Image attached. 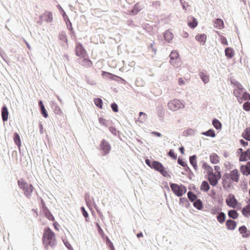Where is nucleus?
I'll list each match as a JSON object with an SVG mask.
<instances>
[{
  "instance_id": "aec40b11",
  "label": "nucleus",
  "mask_w": 250,
  "mask_h": 250,
  "mask_svg": "<svg viewBox=\"0 0 250 250\" xmlns=\"http://www.w3.org/2000/svg\"><path fill=\"white\" fill-rule=\"evenodd\" d=\"M8 111L6 106L2 107L1 109V116L3 121H7L8 118Z\"/></svg>"
},
{
  "instance_id": "ea45409f",
  "label": "nucleus",
  "mask_w": 250,
  "mask_h": 250,
  "mask_svg": "<svg viewBox=\"0 0 250 250\" xmlns=\"http://www.w3.org/2000/svg\"><path fill=\"white\" fill-rule=\"evenodd\" d=\"M188 197L189 200L192 202L194 201L197 198V196L191 191H189L188 193Z\"/></svg>"
},
{
  "instance_id": "79ce46f5",
  "label": "nucleus",
  "mask_w": 250,
  "mask_h": 250,
  "mask_svg": "<svg viewBox=\"0 0 250 250\" xmlns=\"http://www.w3.org/2000/svg\"><path fill=\"white\" fill-rule=\"evenodd\" d=\"M218 34L220 36L221 43L224 45H228V41H227V39L224 36H222V35H221L220 34Z\"/></svg>"
},
{
  "instance_id": "13d9d810",
  "label": "nucleus",
  "mask_w": 250,
  "mask_h": 250,
  "mask_svg": "<svg viewBox=\"0 0 250 250\" xmlns=\"http://www.w3.org/2000/svg\"><path fill=\"white\" fill-rule=\"evenodd\" d=\"M146 163L149 167L151 168L152 162H151L149 159H146Z\"/></svg>"
},
{
  "instance_id": "ddd939ff",
  "label": "nucleus",
  "mask_w": 250,
  "mask_h": 250,
  "mask_svg": "<svg viewBox=\"0 0 250 250\" xmlns=\"http://www.w3.org/2000/svg\"><path fill=\"white\" fill-rule=\"evenodd\" d=\"M198 21L196 19L192 16L188 18V25L192 29L195 28L198 25Z\"/></svg>"
},
{
  "instance_id": "7c9ffc66",
  "label": "nucleus",
  "mask_w": 250,
  "mask_h": 250,
  "mask_svg": "<svg viewBox=\"0 0 250 250\" xmlns=\"http://www.w3.org/2000/svg\"><path fill=\"white\" fill-rule=\"evenodd\" d=\"M217 221L220 223L223 224L225 221V219H226L225 214L223 212H221L219 213L218 215L217 216Z\"/></svg>"
},
{
  "instance_id": "49530a36",
  "label": "nucleus",
  "mask_w": 250,
  "mask_h": 250,
  "mask_svg": "<svg viewBox=\"0 0 250 250\" xmlns=\"http://www.w3.org/2000/svg\"><path fill=\"white\" fill-rule=\"evenodd\" d=\"M168 155L174 159H176L177 155L175 154L173 150L170 149L168 152Z\"/></svg>"
},
{
  "instance_id": "680f3d73",
  "label": "nucleus",
  "mask_w": 250,
  "mask_h": 250,
  "mask_svg": "<svg viewBox=\"0 0 250 250\" xmlns=\"http://www.w3.org/2000/svg\"><path fill=\"white\" fill-rule=\"evenodd\" d=\"M53 226H54V227L55 228V229L57 230H59V228H58V227H59V224L57 222H54L53 223Z\"/></svg>"
},
{
  "instance_id": "de8ad7c7",
  "label": "nucleus",
  "mask_w": 250,
  "mask_h": 250,
  "mask_svg": "<svg viewBox=\"0 0 250 250\" xmlns=\"http://www.w3.org/2000/svg\"><path fill=\"white\" fill-rule=\"evenodd\" d=\"M41 109L42 113L43 115V116L45 118H47L48 117V114H47V113L46 112V110L44 106H42V107L41 108Z\"/></svg>"
},
{
  "instance_id": "e433bc0d",
  "label": "nucleus",
  "mask_w": 250,
  "mask_h": 250,
  "mask_svg": "<svg viewBox=\"0 0 250 250\" xmlns=\"http://www.w3.org/2000/svg\"><path fill=\"white\" fill-rule=\"evenodd\" d=\"M173 34L169 31L166 32L164 34L165 39L168 42H170L173 39Z\"/></svg>"
},
{
  "instance_id": "a18cd8bd",
  "label": "nucleus",
  "mask_w": 250,
  "mask_h": 250,
  "mask_svg": "<svg viewBox=\"0 0 250 250\" xmlns=\"http://www.w3.org/2000/svg\"><path fill=\"white\" fill-rule=\"evenodd\" d=\"M243 109L246 111H250V103L249 102H247L243 104Z\"/></svg>"
},
{
  "instance_id": "e2e57ef3",
  "label": "nucleus",
  "mask_w": 250,
  "mask_h": 250,
  "mask_svg": "<svg viewBox=\"0 0 250 250\" xmlns=\"http://www.w3.org/2000/svg\"><path fill=\"white\" fill-rule=\"evenodd\" d=\"M152 134H153L158 137H161L162 135L160 133L158 132H155V131L152 132Z\"/></svg>"
},
{
  "instance_id": "9d476101",
  "label": "nucleus",
  "mask_w": 250,
  "mask_h": 250,
  "mask_svg": "<svg viewBox=\"0 0 250 250\" xmlns=\"http://www.w3.org/2000/svg\"><path fill=\"white\" fill-rule=\"evenodd\" d=\"M39 18L41 22H42L43 21L47 22H51L53 20L52 13L48 11H45L40 16Z\"/></svg>"
},
{
  "instance_id": "7ed1b4c3",
  "label": "nucleus",
  "mask_w": 250,
  "mask_h": 250,
  "mask_svg": "<svg viewBox=\"0 0 250 250\" xmlns=\"http://www.w3.org/2000/svg\"><path fill=\"white\" fill-rule=\"evenodd\" d=\"M18 184L20 188L23 190L24 194L28 198H30L34 189L33 186L31 184L27 183L23 179L18 180Z\"/></svg>"
},
{
  "instance_id": "774afa93",
  "label": "nucleus",
  "mask_w": 250,
  "mask_h": 250,
  "mask_svg": "<svg viewBox=\"0 0 250 250\" xmlns=\"http://www.w3.org/2000/svg\"><path fill=\"white\" fill-rule=\"evenodd\" d=\"M39 106H40L41 108L42 107V106H44L43 104H42V102L41 101H40L39 102Z\"/></svg>"
},
{
  "instance_id": "423d86ee",
  "label": "nucleus",
  "mask_w": 250,
  "mask_h": 250,
  "mask_svg": "<svg viewBox=\"0 0 250 250\" xmlns=\"http://www.w3.org/2000/svg\"><path fill=\"white\" fill-rule=\"evenodd\" d=\"M169 62L175 67H178L181 65V59L179 54L176 50H172L169 55Z\"/></svg>"
},
{
  "instance_id": "f704fd0d",
  "label": "nucleus",
  "mask_w": 250,
  "mask_h": 250,
  "mask_svg": "<svg viewBox=\"0 0 250 250\" xmlns=\"http://www.w3.org/2000/svg\"><path fill=\"white\" fill-rule=\"evenodd\" d=\"M14 140L15 144L18 146L19 148H20L21 146V141L20 137L18 133H14Z\"/></svg>"
},
{
  "instance_id": "0eeeda50",
  "label": "nucleus",
  "mask_w": 250,
  "mask_h": 250,
  "mask_svg": "<svg viewBox=\"0 0 250 250\" xmlns=\"http://www.w3.org/2000/svg\"><path fill=\"white\" fill-rule=\"evenodd\" d=\"M167 106L168 108L173 111H177L185 107L184 104L177 99L170 101L167 104Z\"/></svg>"
},
{
  "instance_id": "c03bdc74",
  "label": "nucleus",
  "mask_w": 250,
  "mask_h": 250,
  "mask_svg": "<svg viewBox=\"0 0 250 250\" xmlns=\"http://www.w3.org/2000/svg\"><path fill=\"white\" fill-rule=\"evenodd\" d=\"M106 243L107 246L110 248L111 250H115L112 243L108 238L107 239Z\"/></svg>"
},
{
  "instance_id": "052dcab7",
  "label": "nucleus",
  "mask_w": 250,
  "mask_h": 250,
  "mask_svg": "<svg viewBox=\"0 0 250 250\" xmlns=\"http://www.w3.org/2000/svg\"><path fill=\"white\" fill-rule=\"evenodd\" d=\"M240 143L244 146H247L248 145V143L247 142H245L243 139H241L240 140Z\"/></svg>"
},
{
  "instance_id": "4be33fe9",
  "label": "nucleus",
  "mask_w": 250,
  "mask_h": 250,
  "mask_svg": "<svg viewBox=\"0 0 250 250\" xmlns=\"http://www.w3.org/2000/svg\"><path fill=\"white\" fill-rule=\"evenodd\" d=\"M214 26L219 29L224 28V24L223 20L220 19H216L214 21Z\"/></svg>"
},
{
  "instance_id": "864d4df0",
  "label": "nucleus",
  "mask_w": 250,
  "mask_h": 250,
  "mask_svg": "<svg viewBox=\"0 0 250 250\" xmlns=\"http://www.w3.org/2000/svg\"><path fill=\"white\" fill-rule=\"evenodd\" d=\"M231 83L233 84L234 86H236V88H238L239 87H242V85L238 82L235 81V82H231Z\"/></svg>"
},
{
  "instance_id": "1a4fd4ad",
  "label": "nucleus",
  "mask_w": 250,
  "mask_h": 250,
  "mask_svg": "<svg viewBox=\"0 0 250 250\" xmlns=\"http://www.w3.org/2000/svg\"><path fill=\"white\" fill-rule=\"evenodd\" d=\"M221 173L215 174L212 172H209L208 174V180L210 184L212 186H215L217 185L218 181L221 178Z\"/></svg>"
},
{
  "instance_id": "dca6fc26",
  "label": "nucleus",
  "mask_w": 250,
  "mask_h": 250,
  "mask_svg": "<svg viewBox=\"0 0 250 250\" xmlns=\"http://www.w3.org/2000/svg\"><path fill=\"white\" fill-rule=\"evenodd\" d=\"M142 9L143 6H142V5L140 3L137 2L134 5L132 10L129 12V13L130 15H135L138 12H139Z\"/></svg>"
},
{
  "instance_id": "c756f323",
  "label": "nucleus",
  "mask_w": 250,
  "mask_h": 250,
  "mask_svg": "<svg viewBox=\"0 0 250 250\" xmlns=\"http://www.w3.org/2000/svg\"><path fill=\"white\" fill-rule=\"evenodd\" d=\"M240 98L241 99L238 100V101L240 103H242L244 101L250 100V94L248 93L244 92L243 94L240 96Z\"/></svg>"
},
{
  "instance_id": "412c9836",
  "label": "nucleus",
  "mask_w": 250,
  "mask_h": 250,
  "mask_svg": "<svg viewBox=\"0 0 250 250\" xmlns=\"http://www.w3.org/2000/svg\"><path fill=\"white\" fill-rule=\"evenodd\" d=\"M210 161L212 164H216L219 162L220 158L216 153H212L209 156Z\"/></svg>"
},
{
  "instance_id": "b1692460",
  "label": "nucleus",
  "mask_w": 250,
  "mask_h": 250,
  "mask_svg": "<svg viewBox=\"0 0 250 250\" xmlns=\"http://www.w3.org/2000/svg\"><path fill=\"white\" fill-rule=\"evenodd\" d=\"M43 214L44 216L49 220L54 221L55 218L50 211L46 208H43Z\"/></svg>"
},
{
  "instance_id": "bf43d9fd",
  "label": "nucleus",
  "mask_w": 250,
  "mask_h": 250,
  "mask_svg": "<svg viewBox=\"0 0 250 250\" xmlns=\"http://www.w3.org/2000/svg\"><path fill=\"white\" fill-rule=\"evenodd\" d=\"M245 154L247 156V157L249 159H250V149L247 150L245 152Z\"/></svg>"
},
{
  "instance_id": "f03ea898",
  "label": "nucleus",
  "mask_w": 250,
  "mask_h": 250,
  "mask_svg": "<svg viewBox=\"0 0 250 250\" xmlns=\"http://www.w3.org/2000/svg\"><path fill=\"white\" fill-rule=\"evenodd\" d=\"M239 171L236 169L231 170L229 173H226L223 177V186L229 187L231 182L237 183L239 180Z\"/></svg>"
},
{
  "instance_id": "bb28decb",
  "label": "nucleus",
  "mask_w": 250,
  "mask_h": 250,
  "mask_svg": "<svg viewBox=\"0 0 250 250\" xmlns=\"http://www.w3.org/2000/svg\"><path fill=\"white\" fill-rule=\"evenodd\" d=\"M225 55L229 59L232 58L234 54L233 50L230 47H228L225 49Z\"/></svg>"
},
{
  "instance_id": "4468645a",
  "label": "nucleus",
  "mask_w": 250,
  "mask_h": 250,
  "mask_svg": "<svg viewBox=\"0 0 250 250\" xmlns=\"http://www.w3.org/2000/svg\"><path fill=\"white\" fill-rule=\"evenodd\" d=\"M83 60L79 62L80 64L85 67H90L92 66V62L89 59L88 56L85 58H81Z\"/></svg>"
},
{
  "instance_id": "2f4dec72",
  "label": "nucleus",
  "mask_w": 250,
  "mask_h": 250,
  "mask_svg": "<svg viewBox=\"0 0 250 250\" xmlns=\"http://www.w3.org/2000/svg\"><path fill=\"white\" fill-rule=\"evenodd\" d=\"M189 161L190 164L192 165L194 168L196 170L198 168V166L197 165L196 161V156L193 155L189 158Z\"/></svg>"
},
{
  "instance_id": "09e8293b",
  "label": "nucleus",
  "mask_w": 250,
  "mask_h": 250,
  "mask_svg": "<svg viewBox=\"0 0 250 250\" xmlns=\"http://www.w3.org/2000/svg\"><path fill=\"white\" fill-rule=\"evenodd\" d=\"M111 107L113 111L117 112L118 111V107L116 104L113 103L111 104Z\"/></svg>"
},
{
  "instance_id": "6e6552de",
  "label": "nucleus",
  "mask_w": 250,
  "mask_h": 250,
  "mask_svg": "<svg viewBox=\"0 0 250 250\" xmlns=\"http://www.w3.org/2000/svg\"><path fill=\"white\" fill-rule=\"evenodd\" d=\"M76 56L79 58H85L87 57V54L82 44L80 42H77L75 48Z\"/></svg>"
},
{
  "instance_id": "5701e85b",
  "label": "nucleus",
  "mask_w": 250,
  "mask_h": 250,
  "mask_svg": "<svg viewBox=\"0 0 250 250\" xmlns=\"http://www.w3.org/2000/svg\"><path fill=\"white\" fill-rule=\"evenodd\" d=\"M199 76L205 83H207L209 81V75L206 72H201L199 73Z\"/></svg>"
},
{
  "instance_id": "39448f33",
  "label": "nucleus",
  "mask_w": 250,
  "mask_h": 250,
  "mask_svg": "<svg viewBox=\"0 0 250 250\" xmlns=\"http://www.w3.org/2000/svg\"><path fill=\"white\" fill-rule=\"evenodd\" d=\"M151 168L159 172L164 177H170L167 168L159 162L155 161L152 162Z\"/></svg>"
},
{
  "instance_id": "f8f14e48",
  "label": "nucleus",
  "mask_w": 250,
  "mask_h": 250,
  "mask_svg": "<svg viewBox=\"0 0 250 250\" xmlns=\"http://www.w3.org/2000/svg\"><path fill=\"white\" fill-rule=\"evenodd\" d=\"M101 149L103 151V154L106 155L108 153L111 149V146L109 143L104 140H103L100 144Z\"/></svg>"
},
{
  "instance_id": "4c0bfd02",
  "label": "nucleus",
  "mask_w": 250,
  "mask_h": 250,
  "mask_svg": "<svg viewBox=\"0 0 250 250\" xmlns=\"http://www.w3.org/2000/svg\"><path fill=\"white\" fill-rule=\"evenodd\" d=\"M94 103L95 105L98 106L99 108L102 109L103 108V101L100 98H95L94 99Z\"/></svg>"
},
{
  "instance_id": "20e7f679",
  "label": "nucleus",
  "mask_w": 250,
  "mask_h": 250,
  "mask_svg": "<svg viewBox=\"0 0 250 250\" xmlns=\"http://www.w3.org/2000/svg\"><path fill=\"white\" fill-rule=\"evenodd\" d=\"M170 188L173 192L177 196L180 197L183 195L187 192L186 187L181 184L172 183L170 185Z\"/></svg>"
},
{
  "instance_id": "a19ab883",
  "label": "nucleus",
  "mask_w": 250,
  "mask_h": 250,
  "mask_svg": "<svg viewBox=\"0 0 250 250\" xmlns=\"http://www.w3.org/2000/svg\"><path fill=\"white\" fill-rule=\"evenodd\" d=\"M203 134H204L206 136H210L212 137H214L215 136V132L213 130H208V131L204 133Z\"/></svg>"
},
{
  "instance_id": "4d7b16f0",
  "label": "nucleus",
  "mask_w": 250,
  "mask_h": 250,
  "mask_svg": "<svg viewBox=\"0 0 250 250\" xmlns=\"http://www.w3.org/2000/svg\"><path fill=\"white\" fill-rule=\"evenodd\" d=\"M214 169H215V170L216 171V172L217 173V174H219V173H220V167L218 166H215L214 167Z\"/></svg>"
},
{
  "instance_id": "8fccbe9b",
  "label": "nucleus",
  "mask_w": 250,
  "mask_h": 250,
  "mask_svg": "<svg viewBox=\"0 0 250 250\" xmlns=\"http://www.w3.org/2000/svg\"><path fill=\"white\" fill-rule=\"evenodd\" d=\"M81 209L82 210L83 215L86 219L88 217V214L87 211L85 210L84 208L83 207H82L81 208Z\"/></svg>"
},
{
  "instance_id": "9b49d317",
  "label": "nucleus",
  "mask_w": 250,
  "mask_h": 250,
  "mask_svg": "<svg viewBox=\"0 0 250 250\" xmlns=\"http://www.w3.org/2000/svg\"><path fill=\"white\" fill-rule=\"evenodd\" d=\"M226 202L229 207L232 208H235L237 205V201L234 195L232 194H229L226 198Z\"/></svg>"
},
{
  "instance_id": "3c124183",
  "label": "nucleus",
  "mask_w": 250,
  "mask_h": 250,
  "mask_svg": "<svg viewBox=\"0 0 250 250\" xmlns=\"http://www.w3.org/2000/svg\"><path fill=\"white\" fill-rule=\"evenodd\" d=\"M239 160L240 161H245L247 160V157L245 154V152L241 154Z\"/></svg>"
},
{
  "instance_id": "a211bd4d",
  "label": "nucleus",
  "mask_w": 250,
  "mask_h": 250,
  "mask_svg": "<svg viewBox=\"0 0 250 250\" xmlns=\"http://www.w3.org/2000/svg\"><path fill=\"white\" fill-rule=\"evenodd\" d=\"M239 231L243 237H248L250 236V232L245 226L240 227L239 229Z\"/></svg>"
},
{
  "instance_id": "6ab92c4d",
  "label": "nucleus",
  "mask_w": 250,
  "mask_h": 250,
  "mask_svg": "<svg viewBox=\"0 0 250 250\" xmlns=\"http://www.w3.org/2000/svg\"><path fill=\"white\" fill-rule=\"evenodd\" d=\"M243 88L242 87L235 88L233 90V94L236 97L237 100L241 99L240 96L243 94Z\"/></svg>"
},
{
  "instance_id": "f3484780",
  "label": "nucleus",
  "mask_w": 250,
  "mask_h": 250,
  "mask_svg": "<svg viewBox=\"0 0 250 250\" xmlns=\"http://www.w3.org/2000/svg\"><path fill=\"white\" fill-rule=\"evenodd\" d=\"M240 170L244 175L250 174V162H248L246 165H242L240 167Z\"/></svg>"
},
{
  "instance_id": "c85d7f7f",
  "label": "nucleus",
  "mask_w": 250,
  "mask_h": 250,
  "mask_svg": "<svg viewBox=\"0 0 250 250\" xmlns=\"http://www.w3.org/2000/svg\"><path fill=\"white\" fill-rule=\"evenodd\" d=\"M242 213L245 217L250 216V205H248L242 209Z\"/></svg>"
},
{
  "instance_id": "5fc2aeb1",
  "label": "nucleus",
  "mask_w": 250,
  "mask_h": 250,
  "mask_svg": "<svg viewBox=\"0 0 250 250\" xmlns=\"http://www.w3.org/2000/svg\"><path fill=\"white\" fill-rule=\"evenodd\" d=\"M178 163L179 165H181L183 167H185L186 166V163L180 159H178Z\"/></svg>"
},
{
  "instance_id": "2eb2a0df",
  "label": "nucleus",
  "mask_w": 250,
  "mask_h": 250,
  "mask_svg": "<svg viewBox=\"0 0 250 250\" xmlns=\"http://www.w3.org/2000/svg\"><path fill=\"white\" fill-rule=\"evenodd\" d=\"M226 226L228 229L234 230L237 226V223L235 221L229 219L226 222Z\"/></svg>"
},
{
  "instance_id": "cd10ccee",
  "label": "nucleus",
  "mask_w": 250,
  "mask_h": 250,
  "mask_svg": "<svg viewBox=\"0 0 250 250\" xmlns=\"http://www.w3.org/2000/svg\"><path fill=\"white\" fill-rule=\"evenodd\" d=\"M228 216L233 219H236L238 218L239 214L236 210L231 209L228 211Z\"/></svg>"
},
{
  "instance_id": "338daca9",
  "label": "nucleus",
  "mask_w": 250,
  "mask_h": 250,
  "mask_svg": "<svg viewBox=\"0 0 250 250\" xmlns=\"http://www.w3.org/2000/svg\"><path fill=\"white\" fill-rule=\"evenodd\" d=\"M137 237L138 238L141 237L143 236V233L142 232H140L137 235Z\"/></svg>"
},
{
  "instance_id": "37998d69",
  "label": "nucleus",
  "mask_w": 250,
  "mask_h": 250,
  "mask_svg": "<svg viewBox=\"0 0 250 250\" xmlns=\"http://www.w3.org/2000/svg\"><path fill=\"white\" fill-rule=\"evenodd\" d=\"M99 121L100 124L104 126H107V121L105 119L100 117L99 119Z\"/></svg>"
},
{
  "instance_id": "6e6d98bb",
  "label": "nucleus",
  "mask_w": 250,
  "mask_h": 250,
  "mask_svg": "<svg viewBox=\"0 0 250 250\" xmlns=\"http://www.w3.org/2000/svg\"><path fill=\"white\" fill-rule=\"evenodd\" d=\"M203 167L206 169H211V167L209 166L207 163H206L203 164Z\"/></svg>"
},
{
  "instance_id": "72a5a7b5",
  "label": "nucleus",
  "mask_w": 250,
  "mask_h": 250,
  "mask_svg": "<svg viewBox=\"0 0 250 250\" xmlns=\"http://www.w3.org/2000/svg\"><path fill=\"white\" fill-rule=\"evenodd\" d=\"M209 189V186L207 181H203L200 186V189L202 191L207 192Z\"/></svg>"
},
{
  "instance_id": "473e14b6",
  "label": "nucleus",
  "mask_w": 250,
  "mask_h": 250,
  "mask_svg": "<svg viewBox=\"0 0 250 250\" xmlns=\"http://www.w3.org/2000/svg\"><path fill=\"white\" fill-rule=\"evenodd\" d=\"M243 137L248 141H250V127H247L242 134Z\"/></svg>"
},
{
  "instance_id": "69168bd1",
  "label": "nucleus",
  "mask_w": 250,
  "mask_h": 250,
  "mask_svg": "<svg viewBox=\"0 0 250 250\" xmlns=\"http://www.w3.org/2000/svg\"><path fill=\"white\" fill-rule=\"evenodd\" d=\"M62 16L64 18H65L66 17H67L65 12L63 11V9H62Z\"/></svg>"
},
{
  "instance_id": "a878e982",
  "label": "nucleus",
  "mask_w": 250,
  "mask_h": 250,
  "mask_svg": "<svg viewBox=\"0 0 250 250\" xmlns=\"http://www.w3.org/2000/svg\"><path fill=\"white\" fill-rule=\"evenodd\" d=\"M146 119V114L143 112H140L139 113V117L136 121V123H143Z\"/></svg>"
},
{
  "instance_id": "f257e3e1",
  "label": "nucleus",
  "mask_w": 250,
  "mask_h": 250,
  "mask_svg": "<svg viewBox=\"0 0 250 250\" xmlns=\"http://www.w3.org/2000/svg\"><path fill=\"white\" fill-rule=\"evenodd\" d=\"M42 241L43 244L47 248L49 246L53 247L55 245V234L49 228H46L44 229Z\"/></svg>"
},
{
  "instance_id": "393cba45",
  "label": "nucleus",
  "mask_w": 250,
  "mask_h": 250,
  "mask_svg": "<svg viewBox=\"0 0 250 250\" xmlns=\"http://www.w3.org/2000/svg\"><path fill=\"white\" fill-rule=\"evenodd\" d=\"M195 39L201 43L204 44L206 41L207 36L205 34H198L195 36Z\"/></svg>"
},
{
  "instance_id": "0e129e2a",
  "label": "nucleus",
  "mask_w": 250,
  "mask_h": 250,
  "mask_svg": "<svg viewBox=\"0 0 250 250\" xmlns=\"http://www.w3.org/2000/svg\"><path fill=\"white\" fill-rule=\"evenodd\" d=\"M179 150L182 154H183L184 153L185 149H184V147H183V146L180 147L179 148Z\"/></svg>"
},
{
  "instance_id": "603ef678",
  "label": "nucleus",
  "mask_w": 250,
  "mask_h": 250,
  "mask_svg": "<svg viewBox=\"0 0 250 250\" xmlns=\"http://www.w3.org/2000/svg\"><path fill=\"white\" fill-rule=\"evenodd\" d=\"M186 84V81L185 79L183 78H180L178 79V84L179 85H183Z\"/></svg>"
},
{
  "instance_id": "c9c22d12",
  "label": "nucleus",
  "mask_w": 250,
  "mask_h": 250,
  "mask_svg": "<svg viewBox=\"0 0 250 250\" xmlns=\"http://www.w3.org/2000/svg\"><path fill=\"white\" fill-rule=\"evenodd\" d=\"M193 206L198 209H201L203 208L202 202L200 199L196 200L193 203Z\"/></svg>"
},
{
  "instance_id": "58836bf2",
  "label": "nucleus",
  "mask_w": 250,
  "mask_h": 250,
  "mask_svg": "<svg viewBox=\"0 0 250 250\" xmlns=\"http://www.w3.org/2000/svg\"><path fill=\"white\" fill-rule=\"evenodd\" d=\"M212 124H213V126H214V127L215 128H216L217 129H219L221 128V126H222L220 122V121L219 120H218L217 119H214L212 122Z\"/></svg>"
}]
</instances>
